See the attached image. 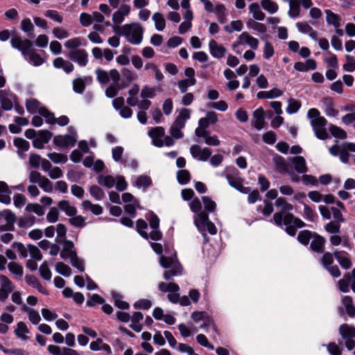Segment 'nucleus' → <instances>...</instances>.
Returning <instances> with one entry per match:
<instances>
[{"mask_svg":"<svg viewBox=\"0 0 355 355\" xmlns=\"http://www.w3.org/2000/svg\"><path fill=\"white\" fill-rule=\"evenodd\" d=\"M177 178L180 184H186L190 180V173L187 170H180L177 173Z\"/></svg>","mask_w":355,"mask_h":355,"instance_id":"64","label":"nucleus"},{"mask_svg":"<svg viewBox=\"0 0 355 355\" xmlns=\"http://www.w3.org/2000/svg\"><path fill=\"white\" fill-rule=\"evenodd\" d=\"M326 21L329 25H332L335 28H339L341 26V17L330 10H325Z\"/></svg>","mask_w":355,"mask_h":355,"instance_id":"30","label":"nucleus"},{"mask_svg":"<svg viewBox=\"0 0 355 355\" xmlns=\"http://www.w3.org/2000/svg\"><path fill=\"white\" fill-rule=\"evenodd\" d=\"M69 223L76 227L83 228L86 225L85 218L82 216H73L69 219Z\"/></svg>","mask_w":355,"mask_h":355,"instance_id":"57","label":"nucleus"},{"mask_svg":"<svg viewBox=\"0 0 355 355\" xmlns=\"http://www.w3.org/2000/svg\"><path fill=\"white\" fill-rule=\"evenodd\" d=\"M246 26L248 29L254 30L259 33H265L267 28L265 24L255 21V19H249L246 21Z\"/></svg>","mask_w":355,"mask_h":355,"instance_id":"36","label":"nucleus"},{"mask_svg":"<svg viewBox=\"0 0 355 355\" xmlns=\"http://www.w3.org/2000/svg\"><path fill=\"white\" fill-rule=\"evenodd\" d=\"M352 282V277L349 272L346 273L342 279L338 282L339 290L343 293H348L349 284Z\"/></svg>","mask_w":355,"mask_h":355,"instance_id":"40","label":"nucleus"},{"mask_svg":"<svg viewBox=\"0 0 355 355\" xmlns=\"http://www.w3.org/2000/svg\"><path fill=\"white\" fill-rule=\"evenodd\" d=\"M190 153L194 159L201 162L207 161L211 155V150L209 148H201L196 144L191 146Z\"/></svg>","mask_w":355,"mask_h":355,"instance_id":"11","label":"nucleus"},{"mask_svg":"<svg viewBox=\"0 0 355 355\" xmlns=\"http://www.w3.org/2000/svg\"><path fill=\"white\" fill-rule=\"evenodd\" d=\"M304 210L302 213V216L304 218L309 221H315L316 218L318 217L317 214L315 212L313 209H312L309 205L305 203H303Z\"/></svg>","mask_w":355,"mask_h":355,"instance_id":"55","label":"nucleus"},{"mask_svg":"<svg viewBox=\"0 0 355 355\" xmlns=\"http://www.w3.org/2000/svg\"><path fill=\"white\" fill-rule=\"evenodd\" d=\"M164 135L165 130L161 126L153 128L148 131V135L152 139L153 145L159 148L164 146L163 138Z\"/></svg>","mask_w":355,"mask_h":355,"instance_id":"16","label":"nucleus"},{"mask_svg":"<svg viewBox=\"0 0 355 355\" xmlns=\"http://www.w3.org/2000/svg\"><path fill=\"white\" fill-rule=\"evenodd\" d=\"M334 255L339 265L343 269L347 270L352 267V261L347 252L343 250H335Z\"/></svg>","mask_w":355,"mask_h":355,"instance_id":"22","label":"nucleus"},{"mask_svg":"<svg viewBox=\"0 0 355 355\" xmlns=\"http://www.w3.org/2000/svg\"><path fill=\"white\" fill-rule=\"evenodd\" d=\"M195 224L199 230L207 228L209 233L216 234L217 230L215 225L209 220L207 214H200L199 219H194Z\"/></svg>","mask_w":355,"mask_h":355,"instance_id":"12","label":"nucleus"},{"mask_svg":"<svg viewBox=\"0 0 355 355\" xmlns=\"http://www.w3.org/2000/svg\"><path fill=\"white\" fill-rule=\"evenodd\" d=\"M26 107L27 111L31 114H35L37 112L40 114V110L44 108L43 107H40V103L35 98L27 99L26 101Z\"/></svg>","mask_w":355,"mask_h":355,"instance_id":"41","label":"nucleus"},{"mask_svg":"<svg viewBox=\"0 0 355 355\" xmlns=\"http://www.w3.org/2000/svg\"><path fill=\"white\" fill-rule=\"evenodd\" d=\"M355 153V144L344 142L342 144V149L340 152L339 158L343 163H347L349 159V152Z\"/></svg>","mask_w":355,"mask_h":355,"instance_id":"27","label":"nucleus"},{"mask_svg":"<svg viewBox=\"0 0 355 355\" xmlns=\"http://www.w3.org/2000/svg\"><path fill=\"white\" fill-rule=\"evenodd\" d=\"M324 102L326 104L324 112L328 116H336L338 114V111L333 107V102L331 98H324Z\"/></svg>","mask_w":355,"mask_h":355,"instance_id":"61","label":"nucleus"},{"mask_svg":"<svg viewBox=\"0 0 355 355\" xmlns=\"http://www.w3.org/2000/svg\"><path fill=\"white\" fill-rule=\"evenodd\" d=\"M53 67L56 69H62L66 73H69L73 71V64L61 57L56 58L53 62Z\"/></svg>","mask_w":355,"mask_h":355,"instance_id":"28","label":"nucleus"},{"mask_svg":"<svg viewBox=\"0 0 355 355\" xmlns=\"http://www.w3.org/2000/svg\"><path fill=\"white\" fill-rule=\"evenodd\" d=\"M39 271L40 273L41 277L47 281L51 280V272L47 265L46 261H44L41 266H40Z\"/></svg>","mask_w":355,"mask_h":355,"instance_id":"62","label":"nucleus"},{"mask_svg":"<svg viewBox=\"0 0 355 355\" xmlns=\"http://www.w3.org/2000/svg\"><path fill=\"white\" fill-rule=\"evenodd\" d=\"M307 116L311 120L310 123L315 136L322 140L327 139L328 133L326 129L327 121L326 119L320 116V112L315 108L310 109L307 112Z\"/></svg>","mask_w":355,"mask_h":355,"instance_id":"4","label":"nucleus"},{"mask_svg":"<svg viewBox=\"0 0 355 355\" xmlns=\"http://www.w3.org/2000/svg\"><path fill=\"white\" fill-rule=\"evenodd\" d=\"M325 243L326 239L324 237L316 233H313L310 248L315 252L322 253L324 252Z\"/></svg>","mask_w":355,"mask_h":355,"instance_id":"25","label":"nucleus"},{"mask_svg":"<svg viewBox=\"0 0 355 355\" xmlns=\"http://www.w3.org/2000/svg\"><path fill=\"white\" fill-rule=\"evenodd\" d=\"M139 91V87L137 85H135L131 89H129V97L127 98V103L132 107H135L138 104V98L137 95Z\"/></svg>","mask_w":355,"mask_h":355,"instance_id":"39","label":"nucleus"},{"mask_svg":"<svg viewBox=\"0 0 355 355\" xmlns=\"http://www.w3.org/2000/svg\"><path fill=\"white\" fill-rule=\"evenodd\" d=\"M152 184V180L150 178L148 175H142L137 177L135 182L134 185L137 188H143L145 191L148 187H150Z\"/></svg>","mask_w":355,"mask_h":355,"instance_id":"37","label":"nucleus"},{"mask_svg":"<svg viewBox=\"0 0 355 355\" xmlns=\"http://www.w3.org/2000/svg\"><path fill=\"white\" fill-rule=\"evenodd\" d=\"M17 99L16 95L10 91L0 90V104L3 110H11Z\"/></svg>","mask_w":355,"mask_h":355,"instance_id":"9","label":"nucleus"},{"mask_svg":"<svg viewBox=\"0 0 355 355\" xmlns=\"http://www.w3.org/2000/svg\"><path fill=\"white\" fill-rule=\"evenodd\" d=\"M261 5L266 11L270 14L275 13L279 8L277 3L270 0H261Z\"/></svg>","mask_w":355,"mask_h":355,"instance_id":"48","label":"nucleus"},{"mask_svg":"<svg viewBox=\"0 0 355 355\" xmlns=\"http://www.w3.org/2000/svg\"><path fill=\"white\" fill-rule=\"evenodd\" d=\"M35 220L34 216H24L19 218L18 225L21 228H28L35 224Z\"/></svg>","mask_w":355,"mask_h":355,"instance_id":"43","label":"nucleus"},{"mask_svg":"<svg viewBox=\"0 0 355 355\" xmlns=\"http://www.w3.org/2000/svg\"><path fill=\"white\" fill-rule=\"evenodd\" d=\"M209 50L210 54L217 59L223 58L227 52V49L223 46V45L218 44L214 40H211L209 41Z\"/></svg>","mask_w":355,"mask_h":355,"instance_id":"20","label":"nucleus"},{"mask_svg":"<svg viewBox=\"0 0 355 355\" xmlns=\"http://www.w3.org/2000/svg\"><path fill=\"white\" fill-rule=\"evenodd\" d=\"M339 333L343 339L353 338L355 336V327L343 324L339 327Z\"/></svg>","mask_w":355,"mask_h":355,"instance_id":"34","label":"nucleus"},{"mask_svg":"<svg viewBox=\"0 0 355 355\" xmlns=\"http://www.w3.org/2000/svg\"><path fill=\"white\" fill-rule=\"evenodd\" d=\"M58 208L64 211L69 217H72L77 214V209L71 205L68 200H62L58 202Z\"/></svg>","mask_w":355,"mask_h":355,"instance_id":"29","label":"nucleus"},{"mask_svg":"<svg viewBox=\"0 0 355 355\" xmlns=\"http://www.w3.org/2000/svg\"><path fill=\"white\" fill-rule=\"evenodd\" d=\"M158 289L163 293L169 291H180L179 286L175 283H166L162 282L158 284Z\"/></svg>","mask_w":355,"mask_h":355,"instance_id":"54","label":"nucleus"},{"mask_svg":"<svg viewBox=\"0 0 355 355\" xmlns=\"http://www.w3.org/2000/svg\"><path fill=\"white\" fill-rule=\"evenodd\" d=\"M96 78L101 84H107L110 80L114 83H118L120 80V73L115 69H111L109 72L101 69L96 70Z\"/></svg>","mask_w":355,"mask_h":355,"instance_id":"8","label":"nucleus"},{"mask_svg":"<svg viewBox=\"0 0 355 355\" xmlns=\"http://www.w3.org/2000/svg\"><path fill=\"white\" fill-rule=\"evenodd\" d=\"M67 57L74 62L77 63L80 67H85L89 60V55L84 49H74L70 51Z\"/></svg>","mask_w":355,"mask_h":355,"instance_id":"10","label":"nucleus"},{"mask_svg":"<svg viewBox=\"0 0 355 355\" xmlns=\"http://www.w3.org/2000/svg\"><path fill=\"white\" fill-rule=\"evenodd\" d=\"M14 146L17 148V153L20 158L24 159L30 148L29 142L23 138L17 137L14 139Z\"/></svg>","mask_w":355,"mask_h":355,"instance_id":"26","label":"nucleus"},{"mask_svg":"<svg viewBox=\"0 0 355 355\" xmlns=\"http://www.w3.org/2000/svg\"><path fill=\"white\" fill-rule=\"evenodd\" d=\"M249 11L252 15V19L262 21L265 18V14L261 10L257 3H252L249 6Z\"/></svg>","mask_w":355,"mask_h":355,"instance_id":"32","label":"nucleus"},{"mask_svg":"<svg viewBox=\"0 0 355 355\" xmlns=\"http://www.w3.org/2000/svg\"><path fill=\"white\" fill-rule=\"evenodd\" d=\"M55 270L58 273L64 277H69L71 275V268L64 263L60 261L55 265Z\"/></svg>","mask_w":355,"mask_h":355,"instance_id":"49","label":"nucleus"},{"mask_svg":"<svg viewBox=\"0 0 355 355\" xmlns=\"http://www.w3.org/2000/svg\"><path fill=\"white\" fill-rule=\"evenodd\" d=\"M60 257L63 259H71L77 255L74 244L70 240H64L62 242V249L60 253Z\"/></svg>","mask_w":355,"mask_h":355,"instance_id":"19","label":"nucleus"},{"mask_svg":"<svg viewBox=\"0 0 355 355\" xmlns=\"http://www.w3.org/2000/svg\"><path fill=\"white\" fill-rule=\"evenodd\" d=\"M16 220L15 214L9 209L0 211V231H12Z\"/></svg>","mask_w":355,"mask_h":355,"instance_id":"7","label":"nucleus"},{"mask_svg":"<svg viewBox=\"0 0 355 355\" xmlns=\"http://www.w3.org/2000/svg\"><path fill=\"white\" fill-rule=\"evenodd\" d=\"M121 74L123 77L121 82L122 87H127L136 78V74L128 68H123L121 70Z\"/></svg>","mask_w":355,"mask_h":355,"instance_id":"35","label":"nucleus"},{"mask_svg":"<svg viewBox=\"0 0 355 355\" xmlns=\"http://www.w3.org/2000/svg\"><path fill=\"white\" fill-rule=\"evenodd\" d=\"M189 207L191 210L197 215L195 219H199L200 214H207L206 212L202 211L201 202L198 198H195L192 200Z\"/></svg>","mask_w":355,"mask_h":355,"instance_id":"44","label":"nucleus"},{"mask_svg":"<svg viewBox=\"0 0 355 355\" xmlns=\"http://www.w3.org/2000/svg\"><path fill=\"white\" fill-rule=\"evenodd\" d=\"M300 0H292L289 3L288 15L291 18H296L300 15Z\"/></svg>","mask_w":355,"mask_h":355,"instance_id":"42","label":"nucleus"},{"mask_svg":"<svg viewBox=\"0 0 355 355\" xmlns=\"http://www.w3.org/2000/svg\"><path fill=\"white\" fill-rule=\"evenodd\" d=\"M153 20L155 22V28L159 31H162L165 28V19L163 17V15L160 12H155L153 14Z\"/></svg>","mask_w":355,"mask_h":355,"instance_id":"46","label":"nucleus"},{"mask_svg":"<svg viewBox=\"0 0 355 355\" xmlns=\"http://www.w3.org/2000/svg\"><path fill=\"white\" fill-rule=\"evenodd\" d=\"M113 29L116 33L123 35L132 44L138 45L142 42L144 28L139 23L126 24L121 28L113 26Z\"/></svg>","mask_w":355,"mask_h":355,"instance_id":"2","label":"nucleus"},{"mask_svg":"<svg viewBox=\"0 0 355 355\" xmlns=\"http://www.w3.org/2000/svg\"><path fill=\"white\" fill-rule=\"evenodd\" d=\"M225 177L229 184L234 189H236L243 182L242 178L239 176V171L233 166H228L225 168Z\"/></svg>","mask_w":355,"mask_h":355,"instance_id":"13","label":"nucleus"},{"mask_svg":"<svg viewBox=\"0 0 355 355\" xmlns=\"http://www.w3.org/2000/svg\"><path fill=\"white\" fill-rule=\"evenodd\" d=\"M11 46L21 51L25 58L35 66H40L43 64L44 60L32 48L33 42L28 40H21L19 37H12L10 40Z\"/></svg>","mask_w":355,"mask_h":355,"instance_id":"1","label":"nucleus"},{"mask_svg":"<svg viewBox=\"0 0 355 355\" xmlns=\"http://www.w3.org/2000/svg\"><path fill=\"white\" fill-rule=\"evenodd\" d=\"M313 234L309 230L300 231L297 235V240L302 245H307L310 239H312Z\"/></svg>","mask_w":355,"mask_h":355,"instance_id":"53","label":"nucleus"},{"mask_svg":"<svg viewBox=\"0 0 355 355\" xmlns=\"http://www.w3.org/2000/svg\"><path fill=\"white\" fill-rule=\"evenodd\" d=\"M130 12V6L127 4H122L120 8L112 15V21L115 24H121L125 16H128Z\"/></svg>","mask_w":355,"mask_h":355,"instance_id":"23","label":"nucleus"},{"mask_svg":"<svg viewBox=\"0 0 355 355\" xmlns=\"http://www.w3.org/2000/svg\"><path fill=\"white\" fill-rule=\"evenodd\" d=\"M9 271L15 276L17 279H21L24 275L23 266L17 262H10L8 265Z\"/></svg>","mask_w":355,"mask_h":355,"instance_id":"38","label":"nucleus"},{"mask_svg":"<svg viewBox=\"0 0 355 355\" xmlns=\"http://www.w3.org/2000/svg\"><path fill=\"white\" fill-rule=\"evenodd\" d=\"M243 28V24L241 20L232 21L230 24L224 27L225 32L232 33L234 31H241Z\"/></svg>","mask_w":355,"mask_h":355,"instance_id":"47","label":"nucleus"},{"mask_svg":"<svg viewBox=\"0 0 355 355\" xmlns=\"http://www.w3.org/2000/svg\"><path fill=\"white\" fill-rule=\"evenodd\" d=\"M89 191L90 195L96 200H101L105 196L103 191L96 185L91 186Z\"/></svg>","mask_w":355,"mask_h":355,"instance_id":"59","label":"nucleus"},{"mask_svg":"<svg viewBox=\"0 0 355 355\" xmlns=\"http://www.w3.org/2000/svg\"><path fill=\"white\" fill-rule=\"evenodd\" d=\"M21 28L24 32L28 33V37H33L32 31L34 29V26L29 18H26L21 21Z\"/></svg>","mask_w":355,"mask_h":355,"instance_id":"56","label":"nucleus"},{"mask_svg":"<svg viewBox=\"0 0 355 355\" xmlns=\"http://www.w3.org/2000/svg\"><path fill=\"white\" fill-rule=\"evenodd\" d=\"M25 210L27 212H33L37 214L38 216H42L44 213V207L37 203H28L26 206Z\"/></svg>","mask_w":355,"mask_h":355,"instance_id":"45","label":"nucleus"},{"mask_svg":"<svg viewBox=\"0 0 355 355\" xmlns=\"http://www.w3.org/2000/svg\"><path fill=\"white\" fill-rule=\"evenodd\" d=\"M341 302L343 307L338 308L339 313L343 315L344 314L343 309H345L347 314L349 317H355V306L353 304L352 298L349 296H343L341 298Z\"/></svg>","mask_w":355,"mask_h":355,"instance_id":"18","label":"nucleus"},{"mask_svg":"<svg viewBox=\"0 0 355 355\" xmlns=\"http://www.w3.org/2000/svg\"><path fill=\"white\" fill-rule=\"evenodd\" d=\"M97 182L100 185L107 188H112L115 184V180L112 175H100Z\"/></svg>","mask_w":355,"mask_h":355,"instance_id":"51","label":"nucleus"},{"mask_svg":"<svg viewBox=\"0 0 355 355\" xmlns=\"http://www.w3.org/2000/svg\"><path fill=\"white\" fill-rule=\"evenodd\" d=\"M252 123L258 130L265 128L266 123L264 119V111L262 107H259L253 112Z\"/></svg>","mask_w":355,"mask_h":355,"instance_id":"21","label":"nucleus"},{"mask_svg":"<svg viewBox=\"0 0 355 355\" xmlns=\"http://www.w3.org/2000/svg\"><path fill=\"white\" fill-rule=\"evenodd\" d=\"M160 265L166 269L164 272V278L168 281L173 277L182 275V267L176 258V254L173 257H165L161 255L159 257Z\"/></svg>","mask_w":355,"mask_h":355,"instance_id":"5","label":"nucleus"},{"mask_svg":"<svg viewBox=\"0 0 355 355\" xmlns=\"http://www.w3.org/2000/svg\"><path fill=\"white\" fill-rule=\"evenodd\" d=\"M275 205L277 207L281 209L277 213H282L283 215L289 214L288 212L293 209V206L288 203L284 198L280 197L276 199Z\"/></svg>","mask_w":355,"mask_h":355,"instance_id":"31","label":"nucleus"},{"mask_svg":"<svg viewBox=\"0 0 355 355\" xmlns=\"http://www.w3.org/2000/svg\"><path fill=\"white\" fill-rule=\"evenodd\" d=\"M82 207L85 211H90L94 215H100L103 212V207L99 205L92 204L89 200H84L82 202Z\"/></svg>","mask_w":355,"mask_h":355,"instance_id":"33","label":"nucleus"},{"mask_svg":"<svg viewBox=\"0 0 355 355\" xmlns=\"http://www.w3.org/2000/svg\"><path fill=\"white\" fill-rule=\"evenodd\" d=\"M52 137V133L48 130H40L33 141V146L37 149H42Z\"/></svg>","mask_w":355,"mask_h":355,"instance_id":"17","label":"nucleus"},{"mask_svg":"<svg viewBox=\"0 0 355 355\" xmlns=\"http://www.w3.org/2000/svg\"><path fill=\"white\" fill-rule=\"evenodd\" d=\"M341 223L336 221H330L324 225V230L331 234H338L340 232Z\"/></svg>","mask_w":355,"mask_h":355,"instance_id":"50","label":"nucleus"},{"mask_svg":"<svg viewBox=\"0 0 355 355\" xmlns=\"http://www.w3.org/2000/svg\"><path fill=\"white\" fill-rule=\"evenodd\" d=\"M329 131L334 137L340 139H344L347 137L346 132L335 125H330Z\"/></svg>","mask_w":355,"mask_h":355,"instance_id":"58","label":"nucleus"},{"mask_svg":"<svg viewBox=\"0 0 355 355\" xmlns=\"http://www.w3.org/2000/svg\"><path fill=\"white\" fill-rule=\"evenodd\" d=\"M47 157L55 164L65 163L67 161V156L61 153H51Z\"/></svg>","mask_w":355,"mask_h":355,"instance_id":"60","label":"nucleus"},{"mask_svg":"<svg viewBox=\"0 0 355 355\" xmlns=\"http://www.w3.org/2000/svg\"><path fill=\"white\" fill-rule=\"evenodd\" d=\"M273 221L279 227L286 226V232L290 236H295L297 228L305 226V223L299 218L295 217L292 214L283 215L282 213H275L273 215Z\"/></svg>","mask_w":355,"mask_h":355,"instance_id":"3","label":"nucleus"},{"mask_svg":"<svg viewBox=\"0 0 355 355\" xmlns=\"http://www.w3.org/2000/svg\"><path fill=\"white\" fill-rule=\"evenodd\" d=\"M248 45L251 49L256 50L259 46V40L251 36L248 32H243L237 38L236 41L232 44V49L237 53L241 54V51L237 49L240 45Z\"/></svg>","mask_w":355,"mask_h":355,"instance_id":"6","label":"nucleus"},{"mask_svg":"<svg viewBox=\"0 0 355 355\" xmlns=\"http://www.w3.org/2000/svg\"><path fill=\"white\" fill-rule=\"evenodd\" d=\"M288 162L292 164L293 168L299 173H305L308 169L306 165L305 159L302 156H295L288 158Z\"/></svg>","mask_w":355,"mask_h":355,"instance_id":"24","label":"nucleus"},{"mask_svg":"<svg viewBox=\"0 0 355 355\" xmlns=\"http://www.w3.org/2000/svg\"><path fill=\"white\" fill-rule=\"evenodd\" d=\"M76 141V137L70 135H58L53 139V144L63 148L73 146Z\"/></svg>","mask_w":355,"mask_h":355,"instance_id":"15","label":"nucleus"},{"mask_svg":"<svg viewBox=\"0 0 355 355\" xmlns=\"http://www.w3.org/2000/svg\"><path fill=\"white\" fill-rule=\"evenodd\" d=\"M29 332L26 324L24 322H19L17 325V328L15 330V333L17 336L21 338L22 340H26L28 337L25 335Z\"/></svg>","mask_w":355,"mask_h":355,"instance_id":"52","label":"nucleus"},{"mask_svg":"<svg viewBox=\"0 0 355 355\" xmlns=\"http://www.w3.org/2000/svg\"><path fill=\"white\" fill-rule=\"evenodd\" d=\"M0 301L6 300L14 290L12 282L5 275H0Z\"/></svg>","mask_w":355,"mask_h":355,"instance_id":"14","label":"nucleus"},{"mask_svg":"<svg viewBox=\"0 0 355 355\" xmlns=\"http://www.w3.org/2000/svg\"><path fill=\"white\" fill-rule=\"evenodd\" d=\"M82 45L81 38L80 37H74L68 40L64 43V46L67 49H71V51L74 49H79L78 47Z\"/></svg>","mask_w":355,"mask_h":355,"instance_id":"63","label":"nucleus"}]
</instances>
